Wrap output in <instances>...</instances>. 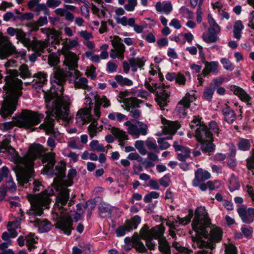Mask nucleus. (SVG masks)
<instances>
[{
  "label": "nucleus",
  "mask_w": 254,
  "mask_h": 254,
  "mask_svg": "<svg viewBox=\"0 0 254 254\" xmlns=\"http://www.w3.org/2000/svg\"><path fill=\"white\" fill-rule=\"evenodd\" d=\"M141 218L138 215H135L130 220H127L124 225L119 227L116 230L118 237L124 236L127 232H129L133 229L137 228L140 223Z\"/></svg>",
  "instance_id": "obj_18"
},
{
  "label": "nucleus",
  "mask_w": 254,
  "mask_h": 254,
  "mask_svg": "<svg viewBox=\"0 0 254 254\" xmlns=\"http://www.w3.org/2000/svg\"><path fill=\"white\" fill-rule=\"evenodd\" d=\"M210 177L211 175L208 171L198 169L195 172L192 186L195 187H198L200 183L208 180Z\"/></svg>",
  "instance_id": "obj_26"
},
{
  "label": "nucleus",
  "mask_w": 254,
  "mask_h": 254,
  "mask_svg": "<svg viewBox=\"0 0 254 254\" xmlns=\"http://www.w3.org/2000/svg\"><path fill=\"white\" fill-rule=\"evenodd\" d=\"M237 212L243 222L251 224L254 222V208L249 207L248 209H247L246 206L243 205L238 208Z\"/></svg>",
  "instance_id": "obj_23"
},
{
  "label": "nucleus",
  "mask_w": 254,
  "mask_h": 254,
  "mask_svg": "<svg viewBox=\"0 0 254 254\" xmlns=\"http://www.w3.org/2000/svg\"><path fill=\"white\" fill-rule=\"evenodd\" d=\"M190 127L195 130V136L196 140L201 143V148L204 152L210 153L214 151L215 145L213 143L212 132L207 126L202 124L198 116H194L190 123Z\"/></svg>",
  "instance_id": "obj_3"
},
{
  "label": "nucleus",
  "mask_w": 254,
  "mask_h": 254,
  "mask_svg": "<svg viewBox=\"0 0 254 254\" xmlns=\"http://www.w3.org/2000/svg\"><path fill=\"white\" fill-rule=\"evenodd\" d=\"M144 86L150 92L157 95L156 100L160 107H164L167 105L170 95L165 89L168 87L165 86L163 84L154 82L151 78L145 81Z\"/></svg>",
  "instance_id": "obj_8"
},
{
  "label": "nucleus",
  "mask_w": 254,
  "mask_h": 254,
  "mask_svg": "<svg viewBox=\"0 0 254 254\" xmlns=\"http://www.w3.org/2000/svg\"><path fill=\"white\" fill-rule=\"evenodd\" d=\"M10 140L4 138L0 143V154L7 153L11 159H20L15 149L9 145Z\"/></svg>",
  "instance_id": "obj_25"
},
{
  "label": "nucleus",
  "mask_w": 254,
  "mask_h": 254,
  "mask_svg": "<svg viewBox=\"0 0 254 254\" xmlns=\"http://www.w3.org/2000/svg\"><path fill=\"white\" fill-rule=\"evenodd\" d=\"M44 166L43 172L47 175H55L60 179H62L65 177V172L66 169V163L63 161L60 162L55 166V160H42Z\"/></svg>",
  "instance_id": "obj_11"
},
{
  "label": "nucleus",
  "mask_w": 254,
  "mask_h": 254,
  "mask_svg": "<svg viewBox=\"0 0 254 254\" xmlns=\"http://www.w3.org/2000/svg\"><path fill=\"white\" fill-rule=\"evenodd\" d=\"M69 198V190L66 187H63L59 191L56 197V200L54 205L53 213L66 212V210L64 207ZM58 214L56 215L57 217Z\"/></svg>",
  "instance_id": "obj_14"
},
{
  "label": "nucleus",
  "mask_w": 254,
  "mask_h": 254,
  "mask_svg": "<svg viewBox=\"0 0 254 254\" xmlns=\"http://www.w3.org/2000/svg\"><path fill=\"white\" fill-rule=\"evenodd\" d=\"M135 238L133 241V247L136 251L139 253H144L147 252V249L143 243L140 241L139 235L135 233Z\"/></svg>",
  "instance_id": "obj_42"
},
{
  "label": "nucleus",
  "mask_w": 254,
  "mask_h": 254,
  "mask_svg": "<svg viewBox=\"0 0 254 254\" xmlns=\"http://www.w3.org/2000/svg\"><path fill=\"white\" fill-rule=\"evenodd\" d=\"M44 115L29 110H23L21 113L14 117L15 126L24 128H30L40 123Z\"/></svg>",
  "instance_id": "obj_6"
},
{
  "label": "nucleus",
  "mask_w": 254,
  "mask_h": 254,
  "mask_svg": "<svg viewBox=\"0 0 254 254\" xmlns=\"http://www.w3.org/2000/svg\"><path fill=\"white\" fill-rule=\"evenodd\" d=\"M135 94V92L132 89L121 92L119 96L120 99L119 102L123 103V101L129 99L128 97L130 95H134Z\"/></svg>",
  "instance_id": "obj_59"
},
{
  "label": "nucleus",
  "mask_w": 254,
  "mask_h": 254,
  "mask_svg": "<svg viewBox=\"0 0 254 254\" xmlns=\"http://www.w3.org/2000/svg\"><path fill=\"white\" fill-rule=\"evenodd\" d=\"M173 146L176 151H180L181 153L178 154L179 159H186L190 156V151L189 148L180 145L177 142H174Z\"/></svg>",
  "instance_id": "obj_37"
},
{
  "label": "nucleus",
  "mask_w": 254,
  "mask_h": 254,
  "mask_svg": "<svg viewBox=\"0 0 254 254\" xmlns=\"http://www.w3.org/2000/svg\"><path fill=\"white\" fill-rule=\"evenodd\" d=\"M146 59L144 57L131 58L128 59V62L131 70L133 72H136L137 68H141L145 64Z\"/></svg>",
  "instance_id": "obj_31"
},
{
  "label": "nucleus",
  "mask_w": 254,
  "mask_h": 254,
  "mask_svg": "<svg viewBox=\"0 0 254 254\" xmlns=\"http://www.w3.org/2000/svg\"><path fill=\"white\" fill-rule=\"evenodd\" d=\"M97 119L93 118L91 115V109L90 107L80 109L76 115V122L79 125H82L85 123L91 122L88 127V131L91 137L96 136L97 133L102 129V126L98 127Z\"/></svg>",
  "instance_id": "obj_7"
},
{
  "label": "nucleus",
  "mask_w": 254,
  "mask_h": 254,
  "mask_svg": "<svg viewBox=\"0 0 254 254\" xmlns=\"http://www.w3.org/2000/svg\"><path fill=\"white\" fill-rule=\"evenodd\" d=\"M124 125L127 127V132L134 138L139 137L140 135H146L147 133L148 126L145 123L136 121L135 124L130 121H127Z\"/></svg>",
  "instance_id": "obj_13"
},
{
  "label": "nucleus",
  "mask_w": 254,
  "mask_h": 254,
  "mask_svg": "<svg viewBox=\"0 0 254 254\" xmlns=\"http://www.w3.org/2000/svg\"><path fill=\"white\" fill-rule=\"evenodd\" d=\"M40 31L42 33L46 35L47 38L49 42L50 39H51L52 46L55 49L56 48L55 45H59L62 40L61 32L54 29L44 28L40 29Z\"/></svg>",
  "instance_id": "obj_21"
},
{
  "label": "nucleus",
  "mask_w": 254,
  "mask_h": 254,
  "mask_svg": "<svg viewBox=\"0 0 254 254\" xmlns=\"http://www.w3.org/2000/svg\"><path fill=\"white\" fill-rule=\"evenodd\" d=\"M158 241V248L162 254H171L170 246L165 237L162 238Z\"/></svg>",
  "instance_id": "obj_40"
},
{
  "label": "nucleus",
  "mask_w": 254,
  "mask_h": 254,
  "mask_svg": "<svg viewBox=\"0 0 254 254\" xmlns=\"http://www.w3.org/2000/svg\"><path fill=\"white\" fill-rule=\"evenodd\" d=\"M48 46V43L45 41H37L33 45V50L38 53H42Z\"/></svg>",
  "instance_id": "obj_55"
},
{
  "label": "nucleus",
  "mask_w": 254,
  "mask_h": 254,
  "mask_svg": "<svg viewBox=\"0 0 254 254\" xmlns=\"http://www.w3.org/2000/svg\"><path fill=\"white\" fill-rule=\"evenodd\" d=\"M195 97L193 95L188 93L178 103L175 112L180 118H183L187 115V110L190 107V103L193 101Z\"/></svg>",
  "instance_id": "obj_19"
},
{
  "label": "nucleus",
  "mask_w": 254,
  "mask_h": 254,
  "mask_svg": "<svg viewBox=\"0 0 254 254\" xmlns=\"http://www.w3.org/2000/svg\"><path fill=\"white\" fill-rule=\"evenodd\" d=\"M50 196V193H48L47 190L38 194H28L27 197L31 204L28 214L30 215L41 216L43 214V209L49 208L51 202Z\"/></svg>",
  "instance_id": "obj_5"
},
{
  "label": "nucleus",
  "mask_w": 254,
  "mask_h": 254,
  "mask_svg": "<svg viewBox=\"0 0 254 254\" xmlns=\"http://www.w3.org/2000/svg\"><path fill=\"white\" fill-rule=\"evenodd\" d=\"M60 54L51 53L48 57V63L51 66H56L60 62Z\"/></svg>",
  "instance_id": "obj_56"
},
{
  "label": "nucleus",
  "mask_w": 254,
  "mask_h": 254,
  "mask_svg": "<svg viewBox=\"0 0 254 254\" xmlns=\"http://www.w3.org/2000/svg\"><path fill=\"white\" fill-rule=\"evenodd\" d=\"M11 167L15 172L18 184L21 186L28 183L34 173V160H11Z\"/></svg>",
  "instance_id": "obj_4"
},
{
  "label": "nucleus",
  "mask_w": 254,
  "mask_h": 254,
  "mask_svg": "<svg viewBox=\"0 0 254 254\" xmlns=\"http://www.w3.org/2000/svg\"><path fill=\"white\" fill-rule=\"evenodd\" d=\"M238 148L242 151L249 150L251 146L250 140L245 138H240L237 144Z\"/></svg>",
  "instance_id": "obj_52"
},
{
  "label": "nucleus",
  "mask_w": 254,
  "mask_h": 254,
  "mask_svg": "<svg viewBox=\"0 0 254 254\" xmlns=\"http://www.w3.org/2000/svg\"><path fill=\"white\" fill-rule=\"evenodd\" d=\"M58 217L56 216V213H53V219L56 221L55 225L57 229L60 230L64 234L70 235L71 232L73 230L72 227L73 222L70 216L67 212L57 213Z\"/></svg>",
  "instance_id": "obj_10"
},
{
  "label": "nucleus",
  "mask_w": 254,
  "mask_h": 254,
  "mask_svg": "<svg viewBox=\"0 0 254 254\" xmlns=\"http://www.w3.org/2000/svg\"><path fill=\"white\" fill-rule=\"evenodd\" d=\"M64 56V64L70 69H74L77 67V62L79 60L78 56L73 52H62Z\"/></svg>",
  "instance_id": "obj_27"
},
{
  "label": "nucleus",
  "mask_w": 254,
  "mask_h": 254,
  "mask_svg": "<svg viewBox=\"0 0 254 254\" xmlns=\"http://www.w3.org/2000/svg\"><path fill=\"white\" fill-rule=\"evenodd\" d=\"M35 83L33 86L35 88L42 87L47 81V75L42 72H39L34 75Z\"/></svg>",
  "instance_id": "obj_36"
},
{
  "label": "nucleus",
  "mask_w": 254,
  "mask_h": 254,
  "mask_svg": "<svg viewBox=\"0 0 254 254\" xmlns=\"http://www.w3.org/2000/svg\"><path fill=\"white\" fill-rule=\"evenodd\" d=\"M240 187L237 177L234 174H232L229 179V189L230 191H233L238 190Z\"/></svg>",
  "instance_id": "obj_50"
},
{
  "label": "nucleus",
  "mask_w": 254,
  "mask_h": 254,
  "mask_svg": "<svg viewBox=\"0 0 254 254\" xmlns=\"http://www.w3.org/2000/svg\"><path fill=\"white\" fill-rule=\"evenodd\" d=\"M99 211L100 216L102 217H106L110 215L111 209L109 205L102 204L99 206Z\"/></svg>",
  "instance_id": "obj_57"
},
{
  "label": "nucleus",
  "mask_w": 254,
  "mask_h": 254,
  "mask_svg": "<svg viewBox=\"0 0 254 254\" xmlns=\"http://www.w3.org/2000/svg\"><path fill=\"white\" fill-rule=\"evenodd\" d=\"M193 215L192 210H190L189 214L184 218H181L178 216L177 218L179 219V224L181 225H186L188 224L190 222Z\"/></svg>",
  "instance_id": "obj_62"
},
{
  "label": "nucleus",
  "mask_w": 254,
  "mask_h": 254,
  "mask_svg": "<svg viewBox=\"0 0 254 254\" xmlns=\"http://www.w3.org/2000/svg\"><path fill=\"white\" fill-rule=\"evenodd\" d=\"M108 117L111 120L114 121L116 120L120 122L127 119V117L125 115L118 112L111 113L108 115Z\"/></svg>",
  "instance_id": "obj_58"
},
{
  "label": "nucleus",
  "mask_w": 254,
  "mask_h": 254,
  "mask_svg": "<svg viewBox=\"0 0 254 254\" xmlns=\"http://www.w3.org/2000/svg\"><path fill=\"white\" fill-rule=\"evenodd\" d=\"M19 225V221L15 220L12 222H9L7 225V228L8 232H10V236L12 238H15L17 233L15 230L16 228H17Z\"/></svg>",
  "instance_id": "obj_51"
},
{
  "label": "nucleus",
  "mask_w": 254,
  "mask_h": 254,
  "mask_svg": "<svg viewBox=\"0 0 254 254\" xmlns=\"http://www.w3.org/2000/svg\"><path fill=\"white\" fill-rule=\"evenodd\" d=\"M5 77V84L4 89L6 91L7 96L2 101L1 106V117L3 118L11 116L16 110L18 98L22 95V81L17 78L18 71L8 70Z\"/></svg>",
  "instance_id": "obj_2"
},
{
  "label": "nucleus",
  "mask_w": 254,
  "mask_h": 254,
  "mask_svg": "<svg viewBox=\"0 0 254 254\" xmlns=\"http://www.w3.org/2000/svg\"><path fill=\"white\" fill-rule=\"evenodd\" d=\"M116 21L118 23L121 24L124 26H129L132 27L133 24L135 22V20L134 18H127L126 16H123L122 17H116Z\"/></svg>",
  "instance_id": "obj_49"
},
{
  "label": "nucleus",
  "mask_w": 254,
  "mask_h": 254,
  "mask_svg": "<svg viewBox=\"0 0 254 254\" xmlns=\"http://www.w3.org/2000/svg\"><path fill=\"white\" fill-rule=\"evenodd\" d=\"M225 254H238L237 247L233 244H225Z\"/></svg>",
  "instance_id": "obj_63"
},
{
  "label": "nucleus",
  "mask_w": 254,
  "mask_h": 254,
  "mask_svg": "<svg viewBox=\"0 0 254 254\" xmlns=\"http://www.w3.org/2000/svg\"><path fill=\"white\" fill-rule=\"evenodd\" d=\"M46 149L40 144H33L28 149L25 159H38L44 156L43 159H55V154L53 152L45 153Z\"/></svg>",
  "instance_id": "obj_15"
},
{
  "label": "nucleus",
  "mask_w": 254,
  "mask_h": 254,
  "mask_svg": "<svg viewBox=\"0 0 254 254\" xmlns=\"http://www.w3.org/2000/svg\"><path fill=\"white\" fill-rule=\"evenodd\" d=\"M117 82L122 86H130L132 85L133 82L130 79L124 77L121 75H117L115 77Z\"/></svg>",
  "instance_id": "obj_54"
},
{
  "label": "nucleus",
  "mask_w": 254,
  "mask_h": 254,
  "mask_svg": "<svg viewBox=\"0 0 254 254\" xmlns=\"http://www.w3.org/2000/svg\"><path fill=\"white\" fill-rule=\"evenodd\" d=\"M222 113L225 121L228 124H232L236 119V115L235 112L227 105L222 109Z\"/></svg>",
  "instance_id": "obj_34"
},
{
  "label": "nucleus",
  "mask_w": 254,
  "mask_h": 254,
  "mask_svg": "<svg viewBox=\"0 0 254 254\" xmlns=\"http://www.w3.org/2000/svg\"><path fill=\"white\" fill-rule=\"evenodd\" d=\"M111 42L113 49L111 50L110 57L113 59L119 58L123 60L124 58L125 46L122 42V39L118 36L111 37Z\"/></svg>",
  "instance_id": "obj_17"
},
{
  "label": "nucleus",
  "mask_w": 254,
  "mask_h": 254,
  "mask_svg": "<svg viewBox=\"0 0 254 254\" xmlns=\"http://www.w3.org/2000/svg\"><path fill=\"white\" fill-rule=\"evenodd\" d=\"M208 22L209 25V31H213L216 33H219L221 30L220 26L216 22L210 14L208 15Z\"/></svg>",
  "instance_id": "obj_48"
},
{
  "label": "nucleus",
  "mask_w": 254,
  "mask_h": 254,
  "mask_svg": "<svg viewBox=\"0 0 254 254\" xmlns=\"http://www.w3.org/2000/svg\"><path fill=\"white\" fill-rule=\"evenodd\" d=\"M210 219L204 206H200L195 211L194 218L191 225L196 232L201 233L204 236L207 235L206 227L209 226Z\"/></svg>",
  "instance_id": "obj_9"
},
{
  "label": "nucleus",
  "mask_w": 254,
  "mask_h": 254,
  "mask_svg": "<svg viewBox=\"0 0 254 254\" xmlns=\"http://www.w3.org/2000/svg\"><path fill=\"white\" fill-rule=\"evenodd\" d=\"M79 44V41L77 38L74 39L65 38L62 43L63 47L61 52H70L69 50L76 47Z\"/></svg>",
  "instance_id": "obj_32"
},
{
  "label": "nucleus",
  "mask_w": 254,
  "mask_h": 254,
  "mask_svg": "<svg viewBox=\"0 0 254 254\" xmlns=\"http://www.w3.org/2000/svg\"><path fill=\"white\" fill-rule=\"evenodd\" d=\"M37 238L34 233H30L25 236V240L28 249L31 251L35 248V244L37 243Z\"/></svg>",
  "instance_id": "obj_45"
},
{
  "label": "nucleus",
  "mask_w": 254,
  "mask_h": 254,
  "mask_svg": "<svg viewBox=\"0 0 254 254\" xmlns=\"http://www.w3.org/2000/svg\"><path fill=\"white\" fill-rule=\"evenodd\" d=\"M91 95L95 98V105L94 109V116L97 119H99L100 117L101 105L104 108H108L111 106L110 102L105 96L99 97L96 93H91Z\"/></svg>",
  "instance_id": "obj_24"
},
{
  "label": "nucleus",
  "mask_w": 254,
  "mask_h": 254,
  "mask_svg": "<svg viewBox=\"0 0 254 254\" xmlns=\"http://www.w3.org/2000/svg\"><path fill=\"white\" fill-rule=\"evenodd\" d=\"M204 67L202 70V74L203 76H207L210 73H216L219 67V63L216 61H203Z\"/></svg>",
  "instance_id": "obj_29"
},
{
  "label": "nucleus",
  "mask_w": 254,
  "mask_h": 254,
  "mask_svg": "<svg viewBox=\"0 0 254 254\" xmlns=\"http://www.w3.org/2000/svg\"><path fill=\"white\" fill-rule=\"evenodd\" d=\"M219 33H216L213 31H209L204 32L202 35V38L203 40L207 43H215L219 40V37L217 35Z\"/></svg>",
  "instance_id": "obj_38"
},
{
  "label": "nucleus",
  "mask_w": 254,
  "mask_h": 254,
  "mask_svg": "<svg viewBox=\"0 0 254 254\" xmlns=\"http://www.w3.org/2000/svg\"><path fill=\"white\" fill-rule=\"evenodd\" d=\"M90 146L94 150L99 152H104L105 150V147L96 140H93L90 143Z\"/></svg>",
  "instance_id": "obj_64"
},
{
  "label": "nucleus",
  "mask_w": 254,
  "mask_h": 254,
  "mask_svg": "<svg viewBox=\"0 0 254 254\" xmlns=\"http://www.w3.org/2000/svg\"><path fill=\"white\" fill-rule=\"evenodd\" d=\"M0 58L5 59L16 52V48L10 42L9 38L0 32Z\"/></svg>",
  "instance_id": "obj_16"
},
{
  "label": "nucleus",
  "mask_w": 254,
  "mask_h": 254,
  "mask_svg": "<svg viewBox=\"0 0 254 254\" xmlns=\"http://www.w3.org/2000/svg\"><path fill=\"white\" fill-rule=\"evenodd\" d=\"M5 189L7 191L11 192H14L16 190V185L11 177L6 178Z\"/></svg>",
  "instance_id": "obj_60"
},
{
  "label": "nucleus",
  "mask_w": 254,
  "mask_h": 254,
  "mask_svg": "<svg viewBox=\"0 0 254 254\" xmlns=\"http://www.w3.org/2000/svg\"><path fill=\"white\" fill-rule=\"evenodd\" d=\"M155 8L157 11L169 14L172 11V5L170 2L165 3L164 5L161 2H157L155 5Z\"/></svg>",
  "instance_id": "obj_43"
},
{
  "label": "nucleus",
  "mask_w": 254,
  "mask_h": 254,
  "mask_svg": "<svg viewBox=\"0 0 254 254\" xmlns=\"http://www.w3.org/2000/svg\"><path fill=\"white\" fill-rule=\"evenodd\" d=\"M111 132L114 136L118 139L119 145L122 147L124 146L125 145L124 142L128 139V135L126 132L116 127L112 128Z\"/></svg>",
  "instance_id": "obj_30"
},
{
  "label": "nucleus",
  "mask_w": 254,
  "mask_h": 254,
  "mask_svg": "<svg viewBox=\"0 0 254 254\" xmlns=\"http://www.w3.org/2000/svg\"><path fill=\"white\" fill-rule=\"evenodd\" d=\"M244 29V26L242 21H236L233 27V36L235 38L240 40L242 37V31Z\"/></svg>",
  "instance_id": "obj_41"
},
{
  "label": "nucleus",
  "mask_w": 254,
  "mask_h": 254,
  "mask_svg": "<svg viewBox=\"0 0 254 254\" xmlns=\"http://www.w3.org/2000/svg\"><path fill=\"white\" fill-rule=\"evenodd\" d=\"M35 225L39 227V231L41 233H44L49 231L51 228V224L47 220L41 221L40 219H36Z\"/></svg>",
  "instance_id": "obj_44"
},
{
  "label": "nucleus",
  "mask_w": 254,
  "mask_h": 254,
  "mask_svg": "<svg viewBox=\"0 0 254 254\" xmlns=\"http://www.w3.org/2000/svg\"><path fill=\"white\" fill-rule=\"evenodd\" d=\"M165 228L162 224L156 225L149 229L147 225H144L139 232V236L141 239L152 238L159 240L162 238L165 237Z\"/></svg>",
  "instance_id": "obj_12"
},
{
  "label": "nucleus",
  "mask_w": 254,
  "mask_h": 254,
  "mask_svg": "<svg viewBox=\"0 0 254 254\" xmlns=\"http://www.w3.org/2000/svg\"><path fill=\"white\" fill-rule=\"evenodd\" d=\"M6 33L10 36H16V39H21L24 37V32L22 29L20 28H14L11 27L7 28L6 29Z\"/></svg>",
  "instance_id": "obj_46"
},
{
  "label": "nucleus",
  "mask_w": 254,
  "mask_h": 254,
  "mask_svg": "<svg viewBox=\"0 0 254 254\" xmlns=\"http://www.w3.org/2000/svg\"><path fill=\"white\" fill-rule=\"evenodd\" d=\"M141 103H142L141 100L134 97H129V99H127L123 101L126 109L127 111H130L131 109L139 107V105Z\"/></svg>",
  "instance_id": "obj_39"
},
{
  "label": "nucleus",
  "mask_w": 254,
  "mask_h": 254,
  "mask_svg": "<svg viewBox=\"0 0 254 254\" xmlns=\"http://www.w3.org/2000/svg\"><path fill=\"white\" fill-rule=\"evenodd\" d=\"M146 145L148 149L154 151L148 153V159H158V156L157 153H159V149L155 140L148 139L146 141Z\"/></svg>",
  "instance_id": "obj_33"
},
{
  "label": "nucleus",
  "mask_w": 254,
  "mask_h": 254,
  "mask_svg": "<svg viewBox=\"0 0 254 254\" xmlns=\"http://www.w3.org/2000/svg\"><path fill=\"white\" fill-rule=\"evenodd\" d=\"M206 231L207 235L204 236L201 233L196 232L197 234L200 237L208 238L209 240L214 242H219L221 241L222 237V230L219 227H206Z\"/></svg>",
  "instance_id": "obj_22"
},
{
  "label": "nucleus",
  "mask_w": 254,
  "mask_h": 254,
  "mask_svg": "<svg viewBox=\"0 0 254 254\" xmlns=\"http://www.w3.org/2000/svg\"><path fill=\"white\" fill-rule=\"evenodd\" d=\"M161 127L162 131L164 134H168L167 139H172V136L177 130L180 127V124L178 122H172L166 120L165 118H161Z\"/></svg>",
  "instance_id": "obj_20"
},
{
  "label": "nucleus",
  "mask_w": 254,
  "mask_h": 254,
  "mask_svg": "<svg viewBox=\"0 0 254 254\" xmlns=\"http://www.w3.org/2000/svg\"><path fill=\"white\" fill-rule=\"evenodd\" d=\"M65 80V75L63 70L56 68L51 77L52 86L50 91L45 94V100L48 108L46 112L47 115L40 127L45 131L46 134H51L54 137L58 136L60 132L54 127L53 118L66 121L70 118L69 114L70 99L67 96H63V84Z\"/></svg>",
  "instance_id": "obj_1"
},
{
  "label": "nucleus",
  "mask_w": 254,
  "mask_h": 254,
  "mask_svg": "<svg viewBox=\"0 0 254 254\" xmlns=\"http://www.w3.org/2000/svg\"><path fill=\"white\" fill-rule=\"evenodd\" d=\"M81 75V74L78 70H74V76L76 78L74 83L75 88H80L90 91L91 87L88 85V80L85 77H80Z\"/></svg>",
  "instance_id": "obj_28"
},
{
  "label": "nucleus",
  "mask_w": 254,
  "mask_h": 254,
  "mask_svg": "<svg viewBox=\"0 0 254 254\" xmlns=\"http://www.w3.org/2000/svg\"><path fill=\"white\" fill-rule=\"evenodd\" d=\"M230 90L233 93L238 96L242 101L248 102L250 99L249 95L241 88L236 85L230 87Z\"/></svg>",
  "instance_id": "obj_35"
},
{
  "label": "nucleus",
  "mask_w": 254,
  "mask_h": 254,
  "mask_svg": "<svg viewBox=\"0 0 254 254\" xmlns=\"http://www.w3.org/2000/svg\"><path fill=\"white\" fill-rule=\"evenodd\" d=\"M76 176V171L74 169H70L68 172L67 179L63 180L62 183L65 187L71 186L73 184V179Z\"/></svg>",
  "instance_id": "obj_47"
},
{
  "label": "nucleus",
  "mask_w": 254,
  "mask_h": 254,
  "mask_svg": "<svg viewBox=\"0 0 254 254\" xmlns=\"http://www.w3.org/2000/svg\"><path fill=\"white\" fill-rule=\"evenodd\" d=\"M196 244L199 248H206L212 250L215 248V245L212 243H208L202 240L200 238L196 239L195 240Z\"/></svg>",
  "instance_id": "obj_53"
},
{
  "label": "nucleus",
  "mask_w": 254,
  "mask_h": 254,
  "mask_svg": "<svg viewBox=\"0 0 254 254\" xmlns=\"http://www.w3.org/2000/svg\"><path fill=\"white\" fill-rule=\"evenodd\" d=\"M20 75L22 78L31 77V73L28 69V66L25 64L21 65L19 67Z\"/></svg>",
  "instance_id": "obj_61"
}]
</instances>
